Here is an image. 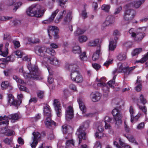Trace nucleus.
Masks as SVG:
<instances>
[{"instance_id":"1","label":"nucleus","mask_w":148,"mask_h":148,"mask_svg":"<svg viewBox=\"0 0 148 148\" xmlns=\"http://www.w3.org/2000/svg\"><path fill=\"white\" fill-rule=\"evenodd\" d=\"M27 68L30 71V73L23 72L22 68H20L19 70L20 72H23V75L25 78L34 80H40L42 79L38 71V68L36 66H32L30 63L28 64Z\"/></svg>"},{"instance_id":"2","label":"nucleus","mask_w":148,"mask_h":148,"mask_svg":"<svg viewBox=\"0 0 148 148\" xmlns=\"http://www.w3.org/2000/svg\"><path fill=\"white\" fill-rule=\"evenodd\" d=\"M42 7L38 4H34L30 7L27 11L28 15L32 16H35L38 17L42 16L45 11L42 10Z\"/></svg>"},{"instance_id":"3","label":"nucleus","mask_w":148,"mask_h":148,"mask_svg":"<svg viewBox=\"0 0 148 148\" xmlns=\"http://www.w3.org/2000/svg\"><path fill=\"white\" fill-rule=\"evenodd\" d=\"M35 52L38 55L43 58L44 60L47 57V54L54 56L56 54L55 51L50 48H46L45 46H37L35 48Z\"/></svg>"},{"instance_id":"4","label":"nucleus","mask_w":148,"mask_h":148,"mask_svg":"<svg viewBox=\"0 0 148 148\" xmlns=\"http://www.w3.org/2000/svg\"><path fill=\"white\" fill-rule=\"evenodd\" d=\"M89 126V123L88 121L84 122L82 125L80 126L76 132L79 138V144L82 142V139H85L86 138V133L84 131Z\"/></svg>"},{"instance_id":"5","label":"nucleus","mask_w":148,"mask_h":148,"mask_svg":"<svg viewBox=\"0 0 148 148\" xmlns=\"http://www.w3.org/2000/svg\"><path fill=\"white\" fill-rule=\"evenodd\" d=\"M20 118L19 115L17 113L12 114L8 115V116H4L3 117L0 116V121H3L0 122V126L5 125L6 126L8 124L9 119H11L14 122L15 121Z\"/></svg>"},{"instance_id":"6","label":"nucleus","mask_w":148,"mask_h":148,"mask_svg":"<svg viewBox=\"0 0 148 148\" xmlns=\"http://www.w3.org/2000/svg\"><path fill=\"white\" fill-rule=\"evenodd\" d=\"M136 14V12L134 9L130 8H128L125 11L123 18L125 22L129 23L134 18Z\"/></svg>"},{"instance_id":"7","label":"nucleus","mask_w":148,"mask_h":148,"mask_svg":"<svg viewBox=\"0 0 148 148\" xmlns=\"http://www.w3.org/2000/svg\"><path fill=\"white\" fill-rule=\"evenodd\" d=\"M112 114L115 120V126L118 127L122 123V116L120 111L118 109L115 108L112 111Z\"/></svg>"},{"instance_id":"8","label":"nucleus","mask_w":148,"mask_h":148,"mask_svg":"<svg viewBox=\"0 0 148 148\" xmlns=\"http://www.w3.org/2000/svg\"><path fill=\"white\" fill-rule=\"evenodd\" d=\"M113 34L115 37L114 38V39L112 38L110 39L109 45V49L111 51H114L116 48L117 40L118 39V38L116 36L119 35V32L118 30H115L114 31Z\"/></svg>"},{"instance_id":"9","label":"nucleus","mask_w":148,"mask_h":148,"mask_svg":"<svg viewBox=\"0 0 148 148\" xmlns=\"http://www.w3.org/2000/svg\"><path fill=\"white\" fill-rule=\"evenodd\" d=\"M129 32L130 34H131L132 37L135 38V41L137 42L140 41L144 37V34H143V32L142 33H135L134 29L132 28L129 30Z\"/></svg>"},{"instance_id":"10","label":"nucleus","mask_w":148,"mask_h":148,"mask_svg":"<svg viewBox=\"0 0 148 148\" xmlns=\"http://www.w3.org/2000/svg\"><path fill=\"white\" fill-rule=\"evenodd\" d=\"M146 0H136L126 5L127 8H134L136 9L139 8L145 2Z\"/></svg>"},{"instance_id":"11","label":"nucleus","mask_w":148,"mask_h":148,"mask_svg":"<svg viewBox=\"0 0 148 148\" xmlns=\"http://www.w3.org/2000/svg\"><path fill=\"white\" fill-rule=\"evenodd\" d=\"M114 22V18L112 16L109 15L106 18L105 21L102 24L101 29L104 30L106 27L113 25Z\"/></svg>"},{"instance_id":"12","label":"nucleus","mask_w":148,"mask_h":148,"mask_svg":"<svg viewBox=\"0 0 148 148\" xmlns=\"http://www.w3.org/2000/svg\"><path fill=\"white\" fill-rule=\"evenodd\" d=\"M48 30V35L50 39H51L50 38V34H52L55 39L59 38V29L57 27L54 26H49Z\"/></svg>"},{"instance_id":"13","label":"nucleus","mask_w":148,"mask_h":148,"mask_svg":"<svg viewBox=\"0 0 148 148\" xmlns=\"http://www.w3.org/2000/svg\"><path fill=\"white\" fill-rule=\"evenodd\" d=\"M79 62L77 61H75L70 64H67L66 66V68L71 71V73L79 71V67L78 66Z\"/></svg>"},{"instance_id":"14","label":"nucleus","mask_w":148,"mask_h":148,"mask_svg":"<svg viewBox=\"0 0 148 148\" xmlns=\"http://www.w3.org/2000/svg\"><path fill=\"white\" fill-rule=\"evenodd\" d=\"M71 80L77 83L82 82L83 81V78L79 71L71 73L70 75Z\"/></svg>"},{"instance_id":"15","label":"nucleus","mask_w":148,"mask_h":148,"mask_svg":"<svg viewBox=\"0 0 148 148\" xmlns=\"http://www.w3.org/2000/svg\"><path fill=\"white\" fill-rule=\"evenodd\" d=\"M32 134L33 136V141L31 145L32 148H35L38 143V142L40 140L41 137L40 134L38 132H34Z\"/></svg>"},{"instance_id":"16","label":"nucleus","mask_w":148,"mask_h":148,"mask_svg":"<svg viewBox=\"0 0 148 148\" xmlns=\"http://www.w3.org/2000/svg\"><path fill=\"white\" fill-rule=\"evenodd\" d=\"M66 119L67 120L71 119L73 117V111L72 107L69 106L67 108L65 112Z\"/></svg>"},{"instance_id":"17","label":"nucleus","mask_w":148,"mask_h":148,"mask_svg":"<svg viewBox=\"0 0 148 148\" xmlns=\"http://www.w3.org/2000/svg\"><path fill=\"white\" fill-rule=\"evenodd\" d=\"M58 11V10H57L53 12L52 13L51 16L48 19L43 21L42 22V23L45 24H48L53 21L55 16H56Z\"/></svg>"},{"instance_id":"18","label":"nucleus","mask_w":148,"mask_h":148,"mask_svg":"<svg viewBox=\"0 0 148 148\" xmlns=\"http://www.w3.org/2000/svg\"><path fill=\"white\" fill-rule=\"evenodd\" d=\"M44 61H47L51 64L55 65L57 66L59 64L58 60L55 57L50 58L48 56Z\"/></svg>"},{"instance_id":"19","label":"nucleus","mask_w":148,"mask_h":148,"mask_svg":"<svg viewBox=\"0 0 148 148\" xmlns=\"http://www.w3.org/2000/svg\"><path fill=\"white\" fill-rule=\"evenodd\" d=\"M101 94L98 92H92L90 94V97L94 102L99 101L101 98Z\"/></svg>"},{"instance_id":"20","label":"nucleus","mask_w":148,"mask_h":148,"mask_svg":"<svg viewBox=\"0 0 148 148\" xmlns=\"http://www.w3.org/2000/svg\"><path fill=\"white\" fill-rule=\"evenodd\" d=\"M9 43H6L5 44V49H2V47L3 46V44H1L0 45V55L4 57L6 56L8 54V47L9 46Z\"/></svg>"},{"instance_id":"21","label":"nucleus","mask_w":148,"mask_h":148,"mask_svg":"<svg viewBox=\"0 0 148 148\" xmlns=\"http://www.w3.org/2000/svg\"><path fill=\"white\" fill-rule=\"evenodd\" d=\"M77 101L79 104V108L82 112L83 113H85L86 111V108L83 102V99L79 98L77 99Z\"/></svg>"},{"instance_id":"22","label":"nucleus","mask_w":148,"mask_h":148,"mask_svg":"<svg viewBox=\"0 0 148 148\" xmlns=\"http://www.w3.org/2000/svg\"><path fill=\"white\" fill-rule=\"evenodd\" d=\"M98 49L94 52L92 57V59L94 61L98 59L99 57L100 54V45H99L97 46Z\"/></svg>"},{"instance_id":"23","label":"nucleus","mask_w":148,"mask_h":148,"mask_svg":"<svg viewBox=\"0 0 148 148\" xmlns=\"http://www.w3.org/2000/svg\"><path fill=\"white\" fill-rule=\"evenodd\" d=\"M43 109L44 116H51V111L49 106L45 105Z\"/></svg>"},{"instance_id":"24","label":"nucleus","mask_w":148,"mask_h":148,"mask_svg":"<svg viewBox=\"0 0 148 148\" xmlns=\"http://www.w3.org/2000/svg\"><path fill=\"white\" fill-rule=\"evenodd\" d=\"M135 68V66L131 67H129L128 66L125 67L124 69L123 73H124L125 75H127L131 73Z\"/></svg>"},{"instance_id":"25","label":"nucleus","mask_w":148,"mask_h":148,"mask_svg":"<svg viewBox=\"0 0 148 148\" xmlns=\"http://www.w3.org/2000/svg\"><path fill=\"white\" fill-rule=\"evenodd\" d=\"M8 102L12 104L13 105L16 106L17 103L16 101H14V97L11 94L8 95Z\"/></svg>"},{"instance_id":"26","label":"nucleus","mask_w":148,"mask_h":148,"mask_svg":"<svg viewBox=\"0 0 148 148\" xmlns=\"http://www.w3.org/2000/svg\"><path fill=\"white\" fill-rule=\"evenodd\" d=\"M45 117H46V121L45 122V123L47 127H49L50 126H51L52 125H55L56 124V123L53 121H52L50 117L51 116H44Z\"/></svg>"},{"instance_id":"27","label":"nucleus","mask_w":148,"mask_h":148,"mask_svg":"<svg viewBox=\"0 0 148 148\" xmlns=\"http://www.w3.org/2000/svg\"><path fill=\"white\" fill-rule=\"evenodd\" d=\"M125 65L123 64H122L121 63H119L117 69L116 70L113 71V73L114 74L116 72L119 73H121L122 71L123 72L124 69V67H125Z\"/></svg>"},{"instance_id":"28","label":"nucleus","mask_w":148,"mask_h":148,"mask_svg":"<svg viewBox=\"0 0 148 148\" xmlns=\"http://www.w3.org/2000/svg\"><path fill=\"white\" fill-rule=\"evenodd\" d=\"M99 40L96 39L90 41L88 44V45L91 47H95L98 45Z\"/></svg>"},{"instance_id":"29","label":"nucleus","mask_w":148,"mask_h":148,"mask_svg":"<svg viewBox=\"0 0 148 148\" xmlns=\"http://www.w3.org/2000/svg\"><path fill=\"white\" fill-rule=\"evenodd\" d=\"M13 78L14 79L16 80V82L18 84H25L26 83L23 81L20 78H19L17 76L14 75Z\"/></svg>"},{"instance_id":"30","label":"nucleus","mask_w":148,"mask_h":148,"mask_svg":"<svg viewBox=\"0 0 148 148\" xmlns=\"http://www.w3.org/2000/svg\"><path fill=\"white\" fill-rule=\"evenodd\" d=\"M126 58V54L124 53H121L117 56V58L119 60H124Z\"/></svg>"},{"instance_id":"31","label":"nucleus","mask_w":148,"mask_h":148,"mask_svg":"<svg viewBox=\"0 0 148 148\" xmlns=\"http://www.w3.org/2000/svg\"><path fill=\"white\" fill-rule=\"evenodd\" d=\"M53 105L55 109L61 107L60 102L58 99H55L54 100Z\"/></svg>"},{"instance_id":"32","label":"nucleus","mask_w":148,"mask_h":148,"mask_svg":"<svg viewBox=\"0 0 148 148\" xmlns=\"http://www.w3.org/2000/svg\"><path fill=\"white\" fill-rule=\"evenodd\" d=\"M116 77V76L114 75L113 77L112 80L110 81L108 83V85L111 88H114V85L115 83V79Z\"/></svg>"},{"instance_id":"33","label":"nucleus","mask_w":148,"mask_h":148,"mask_svg":"<svg viewBox=\"0 0 148 148\" xmlns=\"http://www.w3.org/2000/svg\"><path fill=\"white\" fill-rule=\"evenodd\" d=\"M72 51L74 53H80L81 51L80 47L78 46L74 47Z\"/></svg>"},{"instance_id":"34","label":"nucleus","mask_w":148,"mask_h":148,"mask_svg":"<svg viewBox=\"0 0 148 148\" xmlns=\"http://www.w3.org/2000/svg\"><path fill=\"white\" fill-rule=\"evenodd\" d=\"M85 31L86 30L84 29H82L78 28L77 30L75 31L74 34L75 36H77L83 34Z\"/></svg>"},{"instance_id":"35","label":"nucleus","mask_w":148,"mask_h":148,"mask_svg":"<svg viewBox=\"0 0 148 148\" xmlns=\"http://www.w3.org/2000/svg\"><path fill=\"white\" fill-rule=\"evenodd\" d=\"M142 51V48H136L134 50L132 53V56H134L138 55Z\"/></svg>"},{"instance_id":"36","label":"nucleus","mask_w":148,"mask_h":148,"mask_svg":"<svg viewBox=\"0 0 148 148\" xmlns=\"http://www.w3.org/2000/svg\"><path fill=\"white\" fill-rule=\"evenodd\" d=\"M139 99L141 103L143 105H144L147 102L146 99L142 94H141L140 95Z\"/></svg>"},{"instance_id":"37","label":"nucleus","mask_w":148,"mask_h":148,"mask_svg":"<svg viewBox=\"0 0 148 148\" xmlns=\"http://www.w3.org/2000/svg\"><path fill=\"white\" fill-rule=\"evenodd\" d=\"M63 133L66 134L69 132V130L71 129V127L68 125H64L62 126Z\"/></svg>"},{"instance_id":"38","label":"nucleus","mask_w":148,"mask_h":148,"mask_svg":"<svg viewBox=\"0 0 148 148\" xmlns=\"http://www.w3.org/2000/svg\"><path fill=\"white\" fill-rule=\"evenodd\" d=\"M72 16H71L70 13L67 14L66 16L64 18V21L66 22H70L72 19Z\"/></svg>"},{"instance_id":"39","label":"nucleus","mask_w":148,"mask_h":148,"mask_svg":"<svg viewBox=\"0 0 148 148\" xmlns=\"http://www.w3.org/2000/svg\"><path fill=\"white\" fill-rule=\"evenodd\" d=\"M1 86L2 89H5L9 86V83L7 81L3 82L1 84Z\"/></svg>"},{"instance_id":"40","label":"nucleus","mask_w":148,"mask_h":148,"mask_svg":"<svg viewBox=\"0 0 148 148\" xmlns=\"http://www.w3.org/2000/svg\"><path fill=\"white\" fill-rule=\"evenodd\" d=\"M102 78H101L99 80V83L97 84V85L98 86H103L104 88L103 89H105L106 88H107V87L106 86V84L105 83V82H102ZM103 79H104V78H103Z\"/></svg>"},{"instance_id":"41","label":"nucleus","mask_w":148,"mask_h":148,"mask_svg":"<svg viewBox=\"0 0 148 148\" xmlns=\"http://www.w3.org/2000/svg\"><path fill=\"white\" fill-rule=\"evenodd\" d=\"M148 60V52L147 54L142 58L140 60L136 61L137 62H140L141 63H143L146 61Z\"/></svg>"},{"instance_id":"42","label":"nucleus","mask_w":148,"mask_h":148,"mask_svg":"<svg viewBox=\"0 0 148 148\" xmlns=\"http://www.w3.org/2000/svg\"><path fill=\"white\" fill-rule=\"evenodd\" d=\"M88 40L87 37L84 35L80 36L79 37V40L80 42H86Z\"/></svg>"},{"instance_id":"43","label":"nucleus","mask_w":148,"mask_h":148,"mask_svg":"<svg viewBox=\"0 0 148 148\" xmlns=\"http://www.w3.org/2000/svg\"><path fill=\"white\" fill-rule=\"evenodd\" d=\"M79 57L80 59L82 61H86L87 59V57L86 56V53L85 52H83L80 54L79 56Z\"/></svg>"},{"instance_id":"44","label":"nucleus","mask_w":148,"mask_h":148,"mask_svg":"<svg viewBox=\"0 0 148 148\" xmlns=\"http://www.w3.org/2000/svg\"><path fill=\"white\" fill-rule=\"evenodd\" d=\"M102 10H104L106 12H108L110 8V6L108 5L103 4L101 7Z\"/></svg>"},{"instance_id":"45","label":"nucleus","mask_w":148,"mask_h":148,"mask_svg":"<svg viewBox=\"0 0 148 148\" xmlns=\"http://www.w3.org/2000/svg\"><path fill=\"white\" fill-rule=\"evenodd\" d=\"M123 46L127 48H129L132 47L133 45L132 42L130 41H128L125 42L123 44Z\"/></svg>"},{"instance_id":"46","label":"nucleus","mask_w":148,"mask_h":148,"mask_svg":"<svg viewBox=\"0 0 148 148\" xmlns=\"http://www.w3.org/2000/svg\"><path fill=\"white\" fill-rule=\"evenodd\" d=\"M137 105L141 111H143L145 114H146L147 110L145 106L140 105L138 103L137 104Z\"/></svg>"},{"instance_id":"47","label":"nucleus","mask_w":148,"mask_h":148,"mask_svg":"<svg viewBox=\"0 0 148 148\" xmlns=\"http://www.w3.org/2000/svg\"><path fill=\"white\" fill-rule=\"evenodd\" d=\"M127 138L130 142L132 143H134L136 145L138 144V143L135 140L133 136L130 135H129L127 137Z\"/></svg>"},{"instance_id":"48","label":"nucleus","mask_w":148,"mask_h":148,"mask_svg":"<svg viewBox=\"0 0 148 148\" xmlns=\"http://www.w3.org/2000/svg\"><path fill=\"white\" fill-rule=\"evenodd\" d=\"M140 116V115L138 114L135 116H134L133 115L131 116V122L133 123L134 122H136L139 118Z\"/></svg>"},{"instance_id":"49","label":"nucleus","mask_w":148,"mask_h":148,"mask_svg":"<svg viewBox=\"0 0 148 148\" xmlns=\"http://www.w3.org/2000/svg\"><path fill=\"white\" fill-rule=\"evenodd\" d=\"M12 71V69L11 68H10L4 71L3 73L6 76H8L11 73Z\"/></svg>"},{"instance_id":"50","label":"nucleus","mask_w":148,"mask_h":148,"mask_svg":"<svg viewBox=\"0 0 148 148\" xmlns=\"http://www.w3.org/2000/svg\"><path fill=\"white\" fill-rule=\"evenodd\" d=\"M66 14V10H64L62 12V14L58 18L57 17L56 18V19L55 20V22L56 23H58L59 22L60 20L62 18L63 16H65V15Z\"/></svg>"},{"instance_id":"51","label":"nucleus","mask_w":148,"mask_h":148,"mask_svg":"<svg viewBox=\"0 0 148 148\" xmlns=\"http://www.w3.org/2000/svg\"><path fill=\"white\" fill-rule=\"evenodd\" d=\"M66 1V0H59V3L60 5L62 8H64L66 7L65 5Z\"/></svg>"},{"instance_id":"52","label":"nucleus","mask_w":148,"mask_h":148,"mask_svg":"<svg viewBox=\"0 0 148 148\" xmlns=\"http://www.w3.org/2000/svg\"><path fill=\"white\" fill-rule=\"evenodd\" d=\"M12 18V17L5 16H0V21H6L11 19Z\"/></svg>"},{"instance_id":"53","label":"nucleus","mask_w":148,"mask_h":148,"mask_svg":"<svg viewBox=\"0 0 148 148\" xmlns=\"http://www.w3.org/2000/svg\"><path fill=\"white\" fill-rule=\"evenodd\" d=\"M15 54L18 58H21L24 55L23 53L19 50L17 51L14 52Z\"/></svg>"},{"instance_id":"54","label":"nucleus","mask_w":148,"mask_h":148,"mask_svg":"<svg viewBox=\"0 0 148 148\" xmlns=\"http://www.w3.org/2000/svg\"><path fill=\"white\" fill-rule=\"evenodd\" d=\"M37 95L38 97L40 99H42L44 97V92L43 91H38Z\"/></svg>"},{"instance_id":"55","label":"nucleus","mask_w":148,"mask_h":148,"mask_svg":"<svg viewBox=\"0 0 148 148\" xmlns=\"http://www.w3.org/2000/svg\"><path fill=\"white\" fill-rule=\"evenodd\" d=\"M56 111L57 115V116L59 117L61 116V112L62 110L61 109V108H57V109H55Z\"/></svg>"},{"instance_id":"56","label":"nucleus","mask_w":148,"mask_h":148,"mask_svg":"<svg viewBox=\"0 0 148 148\" xmlns=\"http://www.w3.org/2000/svg\"><path fill=\"white\" fill-rule=\"evenodd\" d=\"M66 145L67 147H69L71 145H74V142L73 140H67L66 143Z\"/></svg>"},{"instance_id":"57","label":"nucleus","mask_w":148,"mask_h":148,"mask_svg":"<svg viewBox=\"0 0 148 148\" xmlns=\"http://www.w3.org/2000/svg\"><path fill=\"white\" fill-rule=\"evenodd\" d=\"M11 56H9L8 57L6 58H4L0 59L1 61H3L4 62H7L9 61H11L10 58Z\"/></svg>"},{"instance_id":"58","label":"nucleus","mask_w":148,"mask_h":148,"mask_svg":"<svg viewBox=\"0 0 148 148\" xmlns=\"http://www.w3.org/2000/svg\"><path fill=\"white\" fill-rule=\"evenodd\" d=\"M81 15L84 19H85L87 17V13L85 9L82 11Z\"/></svg>"},{"instance_id":"59","label":"nucleus","mask_w":148,"mask_h":148,"mask_svg":"<svg viewBox=\"0 0 148 148\" xmlns=\"http://www.w3.org/2000/svg\"><path fill=\"white\" fill-rule=\"evenodd\" d=\"M146 30V28L144 27L139 28L138 29L137 33H142L143 32V34H144V32Z\"/></svg>"},{"instance_id":"60","label":"nucleus","mask_w":148,"mask_h":148,"mask_svg":"<svg viewBox=\"0 0 148 148\" xmlns=\"http://www.w3.org/2000/svg\"><path fill=\"white\" fill-rule=\"evenodd\" d=\"M102 132H97L95 133V136L96 137L98 138H101L104 136V134H103Z\"/></svg>"},{"instance_id":"61","label":"nucleus","mask_w":148,"mask_h":148,"mask_svg":"<svg viewBox=\"0 0 148 148\" xmlns=\"http://www.w3.org/2000/svg\"><path fill=\"white\" fill-rule=\"evenodd\" d=\"M22 5L21 2H17L16 4H15V6L14 7V8L13 9V10L16 11V10L20 6Z\"/></svg>"},{"instance_id":"62","label":"nucleus","mask_w":148,"mask_h":148,"mask_svg":"<svg viewBox=\"0 0 148 148\" xmlns=\"http://www.w3.org/2000/svg\"><path fill=\"white\" fill-rule=\"evenodd\" d=\"M7 131V134H6L7 136H11L14 134V132L12 130L8 129Z\"/></svg>"},{"instance_id":"63","label":"nucleus","mask_w":148,"mask_h":148,"mask_svg":"<svg viewBox=\"0 0 148 148\" xmlns=\"http://www.w3.org/2000/svg\"><path fill=\"white\" fill-rule=\"evenodd\" d=\"M50 46L51 48L52 49H56L58 47V45L56 43H51L50 44Z\"/></svg>"},{"instance_id":"64","label":"nucleus","mask_w":148,"mask_h":148,"mask_svg":"<svg viewBox=\"0 0 148 148\" xmlns=\"http://www.w3.org/2000/svg\"><path fill=\"white\" fill-rule=\"evenodd\" d=\"M94 148H101V143L99 142H96L94 146Z\"/></svg>"}]
</instances>
